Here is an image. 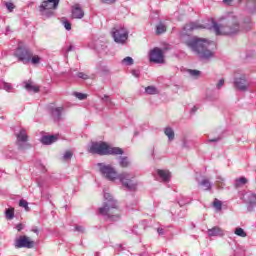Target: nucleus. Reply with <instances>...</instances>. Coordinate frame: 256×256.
<instances>
[{
  "label": "nucleus",
  "instance_id": "f257e3e1",
  "mask_svg": "<svg viewBox=\"0 0 256 256\" xmlns=\"http://www.w3.org/2000/svg\"><path fill=\"white\" fill-rule=\"evenodd\" d=\"M197 29H213L216 35H237L241 31V26L239 25V19L233 14H230L222 18L220 24L212 20L211 26H203L197 22H190L183 28L184 35H189V33L197 31Z\"/></svg>",
  "mask_w": 256,
  "mask_h": 256
},
{
  "label": "nucleus",
  "instance_id": "f03ea898",
  "mask_svg": "<svg viewBox=\"0 0 256 256\" xmlns=\"http://www.w3.org/2000/svg\"><path fill=\"white\" fill-rule=\"evenodd\" d=\"M187 47H189L199 59L202 61H209L215 57V52L209 49V42L203 38H192L186 42Z\"/></svg>",
  "mask_w": 256,
  "mask_h": 256
},
{
  "label": "nucleus",
  "instance_id": "7ed1b4c3",
  "mask_svg": "<svg viewBox=\"0 0 256 256\" xmlns=\"http://www.w3.org/2000/svg\"><path fill=\"white\" fill-rule=\"evenodd\" d=\"M103 206L99 208V214L110 219V221H118L119 209L117 208V201L109 193H104Z\"/></svg>",
  "mask_w": 256,
  "mask_h": 256
},
{
  "label": "nucleus",
  "instance_id": "20e7f679",
  "mask_svg": "<svg viewBox=\"0 0 256 256\" xmlns=\"http://www.w3.org/2000/svg\"><path fill=\"white\" fill-rule=\"evenodd\" d=\"M88 152L93 155H123L124 153L123 149L111 147L106 142H92Z\"/></svg>",
  "mask_w": 256,
  "mask_h": 256
},
{
  "label": "nucleus",
  "instance_id": "39448f33",
  "mask_svg": "<svg viewBox=\"0 0 256 256\" xmlns=\"http://www.w3.org/2000/svg\"><path fill=\"white\" fill-rule=\"evenodd\" d=\"M60 0H44L39 6L40 15L44 19H49L55 15V10L59 7Z\"/></svg>",
  "mask_w": 256,
  "mask_h": 256
},
{
  "label": "nucleus",
  "instance_id": "423d86ee",
  "mask_svg": "<svg viewBox=\"0 0 256 256\" xmlns=\"http://www.w3.org/2000/svg\"><path fill=\"white\" fill-rule=\"evenodd\" d=\"M117 179L120 181L122 187L128 191H136L139 182L135 180V174L131 172H122L118 174Z\"/></svg>",
  "mask_w": 256,
  "mask_h": 256
},
{
  "label": "nucleus",
  "instance_id": "0eeeda50",
  "mask_svg": "<svg viewBox=\"0 0 256 256\" xmlns=\"http://www.w3.org/2000/svg\"><path fill=\"white\" fill-rule=\"evenodd\" d=\"M97 167L99 169L100 175L107 179V181H117V177L119 173L117 172V169L111 164L107 163H98Z\"/></svg>",
  "mask_w": 256,
  "mask_h": 256
},
{
  "label": "nucleus",
  "instance_id": "6e6552de",
  "mask_svg": "<svg viewBox=\"0 0 256 256\" xmlns=\"http://www.w3.org/2000/svg\"><path fill=\"white\" fill-rule=\"evenodd\" d=\"M112 37L115 43L125 45L127 39H129V30L123 26H116L112 29Z\"/></svg>",
  "mask_w": 256,
  "mask_h": 256
},
{
  "label": "nucleus",
  "instance_id": "1a4fd4ad",
  "mask_svg": "<svg viewBox=\"0 0 256 256\" xmlns=\"http://www.w3.org/2000/svg\"><path fill=\"white\" fill-rule=\"evenodd\" d=\"M16 145L20 151H27V149H31V144H29V136L27 135V130L25 128H21L19 133H16Z\"/></svg>",
  "mask_w": 256,
  "mask_h": 256
},
{
  "label": "nucleus",
  "instance_id": "9d476101",
  "mask_svg": "<svg viewBox=\"0 0 256 256\" xmlns=\"http://www.w3.org/2000/svg\"><path fill=\"white\" fill-rule=\"evenodd\" d=\"M15 57L20 60L24 65L31 63V57H33V52L25 47H18L14 53Z\"/></svg>",
  "mask_w": 256,
  "mask_h": 256
},
{
  "label": "nucleus",
  "instance_id": "9b49d317",
  "mask_svg": "<svg viewBox=\"0 0 256 256\" xmlns=\"http://www.w3.org/2000/svg\"><path fill=\"white\" fill-rule=\"evenodd\" d=\"M14 247L16 249H33L35 247V241L31 240L29 236H20L14 241Z\"/></svg>",
  "mask_w": 256,
  "mask_h": 256
},
{
  "label": "nucleus",
  "instance_id": "f8f14e48",
  "mask_svg": "<svg viewBox=\"0 0 256 256\" xmlns=\"http://www.w3.org/2000/svg\"><path fill=\"white\" fill-rule=\"evenodd\" d=\"M150 63L162 64L165 63V55L163 50L159 47H155L149 52Z\"/></svg>",
  "mask_w": 256,
  "mask_h": 256
},
{
  "label": "nucleus",
  "instance_id": "ddd939ff",
  "mask_svg": "<svg viewBox=\"0 0 256 256\" xmlns=\"http://www.w3.org/2000/svg\"><path fill=\"white\" fill-rule=\"evenodd\" d=\"M234 87L238 91H248L249 90V81H247V76L245 74L240 75L234 79Z\"/></svg>",
  "mask_w": 256,
  "mask_h": 256
},
{
  "label": "nucleus",
  "instance_id": "4468645a",
  "mask_svg": "<svg viewBox=\"0 0 256 256\" xmlns=\"http://www.w3.org/2000/svg\"><path fill=\"white\" fill-rule=\"evenodd\" d=\"M94 49L97 51L100 57H105V55H109V47H107V43L101 40L95 41Z\"/></svg>",
  "mask_w": 256,
  "mask_h": 256
},
{
  "label": "nucleus",
  "instance_id": "2eb2a0df",
  "mask_svg": "<svg viewBox=\"0 0 256 256\" xmlns=\"http://www.w3.org/2000/svg\"><path fill=\"white\" fill-rule=\"evenodd\" d=\"M96 72L101 75V77H107V75H111V70H109V67L105 65V62L100 61L96 64Z\"/></svg>",
  "mask_w": 256,
  "mask_h": 256
},
{
  "label": "nucleus",
  "instance_id": "dca6fc26",
  "mask_svg": "<svg viewBox=\"0 0 256 256\" xmlns=\"http://www.w3.org/2000/svg\"><path fill=\"white\" fill-rule=\"evenodd\" d=\"M208 237H223L225 235V230L219 226H214L207 231Z\"/></svg>",
  "mask_w": 256,
  "mask_h": 256
},
{
  "label": "nucleus",
  "instance_id": "f3484780",
  "mask_svg": "<svg viewBox=\"0 0 256 256\" xmlns=\"http://www.w3.org/2000/svg\"><path fill=\"white\" fill-rule=\"evenodd\" d=\"M72 17L73 19H83L85 17V12L79 4H75L72 7Z\"/></svg>",
  "mask_w": 256,
  "mask_h": 256
},
{
  "label": "nucleus",
  "instance_id": "a211bd4d",
  "mask_svg": "<svg viewBox=\"0 0 256 256\" xmlns=\"http://www.w3.org/2000/svg\"><path fill=\"white\" fill-rule=\"evenodd\" d=\"M244 201L249 205V207H255L256 205V194L253 192H246L244 194Z\"/></svg>",
  "mask_w": 256,
  "mask_h": 256
},
{
  "label": "nucleus",
  "instance_id": "6ab92c4d",
  "mask_svg": "<svg viewBox=\"0 0 256 256\" xmlns=\"http://www.w3.org/2000/svg\"><path fill=\"white\" fill-rule=\"evenodd\" d=\"M157 175L164 183H168L171 179V172H169V170H157Z\"/></svg>",
  "mask_w": 256,
  "mask_h": 256
},
{
  "label": "nucleus",
  "instance_id": "aec40b11",
  "mask_svg": "<svg viewBox=\"0 0 256 256\" xmlns=\"http://www.w3.org/2000/svg\"><path fill=\"white\" fill-rule=\"evenodd\" d=\"M63 111H64L63 107H56L52 109V117L54 121H61Z\"/></svg>",
  "mask_w": 256,
  "mask_h": 256
},
{
  "label": "nucleus",
  "instance_id": "412c9836",
  "mask_svg": "<svg viewBox=\"0 0 256 256\" xmlns=\"http://www.w3.org/2000/svg\"><path fill=\"white\" fill-rule=\"evenodd\" d=\"M164 134L168 138L169 143H171L172 141H175V130H173V128L169 126L164 128Z\"/></svg>",
  "mask_w": 256,
  "mask_h": 256
},
{
  "label": "nucleus",
  "instance_id": "4be33fe9",
  "mask_svg": "<svg viewBox=\"0 0 256 256\" xmlns=\"http://www.w3.org/2000/svg\"><path fill=\"white\" fill-rule=\"evenodd\" d=\"M57 141V136L50 135V136H42L41 143L43 145H52V143H55Z\"/></svg>",
  "mask_w": 256,
  "mask_h": 256
},
{
  "label": "nucleus",
  "instance_id": "5701e85b",
  "mask_svg": "<svg viewBox=\"0 0 256 256\" xmlns=\"http://www.w3.org/2000/svg\"><path fill=\"white\" fill-rule=\"evenodd\" d=\"M119 166L122 169H127V167H131V160L127 156H122L119 158Z\"/></svg>",
  "mask_w": 256,
  "mask_h": 256
},
{
  "label": "nucleus",
  "instance_id": "b1692460",
  "mask_svg": "<svg viewBox=\"0 0 256 256\" xmlns=\"http://www.w3.org/2000/svg\"><path fill=\"white\" fill-rule=\"evenodd\" d=\"M167 32V25L163 22H160L156 26V35H163V33Z\"/></svg>",
  "mask_w": 256,
  "mask_h": 256
},
{
  "label": "nucleus",
  "instance_id": "393cba45",
  "mask_svg": "<svg viewBox=\"0 0 256 256\" xmlns=\"http://www.w3.org/2000/svg\"><path fill=\"white\" fill-rule=\"evenodd\" d=\"M199 185L204 188V191H211L213 188V184L209 181V179H203Z\"/></svg>",
  "mask_w": 256,
  "mask_h": 256
},
{
  "label": "nucleus",
  "instance_id": "a878e982",
  "mask_svg": "<svg viewBox=\"0 0 256 256\" xmlns=\"http://www.w3.org/2000/svg\"><path fill=\"white\" fill-rule=\"evenodd\" d=\"M25 89H26V91H29V93H39V88H38V86H35V85H33V83H31V82H27L26 84H25Z\"/></svg>",
  "mask_w": 256,
  "mask_h": 256
},
{
  "label": "nucleus",
  "instance_id": "bb28decb",
  "mask_svg": "<svg viewBox=\"0 0 256 256\" xmlns=\"http://www.w3.org/2000/svg\"><path fill=\"white\" fill-rule=\"evenodd\" d=\"M5 217L8 221H11L15 217V208H8L5 210Z\"/></svg>",
  "mask_w": 256,
  "mask_h": 256
},
{
  "label": "nucleus",
  "instance_id": "cd10ccee",
  "mask_svg": "<svg viewBox=\"0 0 256 256\" xmlns=\"http://www.w3.org/2000/svg\"><path fill=\"white\" fill-rule=\"evenodd\" d=\"M247 183H248L247 178L240 177V178H237L235 180V184L234 185H235L236 188H238V187H242V185H247Z\"/></svg>",
  "mask_w": 256,
  "mask_h": 256
},
{
  "label": "nucleus",
  "instance_id": "c85d7f7f",
  "mask_svg": "<svg viewBox=\"0 0 256 256\" xmlns=\"http://www.w3.org/2000/svg\"><path fill=\"white\" fill-rule=\"evenodd\" d=\"M101 101L105 103L106 107H113V105H115L109 95H104V97L101 98Z\"/></svg>",
  "mask_w": 256,
  "mask_h": 256
},
{
  "label": "nucleus",
  "instance_id": "c756f323",
  "mask_svg": "<svg viewBox=\"0 0 256 256\" xmlns=\"http://www.w3.org/2000/svg\"><path fill=\"white\" fill-rule=\"evenodd\" d=\"M216 187L218 189H223L225 187V178L217 176L216 178Z\"/></svg>",
  "mask_w": 256,
  "mask_h": 256
},
{
  "label": "nucleus",
  "instance_id": "7c9ffc66",
  "mask_svg": "<svg viewBox=\"0 0 256 256\" xmlns=\"http://www.w3.org/2000/svg\"><path fill=\"white\" fill-rule=\"evenodd\" d=\"M145 93H147V95H157L159 91L155 86H148L145 88Z\"/></svg>",
  "mask_w": 256,
  "mask_h": 256
},
{
  "label": "nucleus",
  "instance_id": "2f4dec72",
  "mask_svg": "<svg viewBox=\"0 0 256 256\" xmlns=\"http://www.w3.org/2000/svg\"><path fill=\"white\" fill-rule=\"evenodd\" d=\"M3 155L5 156L6 159H13V157H15V152L10 149H4Z\"/></svg>",
  "mask_w": 256,
  "mask_h": 256
},
{
  "label": "nucleus",
  "instance_id": "473e14b6",
  "mask_svg": "<svg viewBox=\"0 0 256 256\" xmlns=\"http://www.w3.org/2000/svg\"><path fill=\"white\" fill-rule=\"evenodd\" d=\"M213 207L216 211H221L223 209V203L219 199H214Z\"/></svg>",
  "mask_w": 256,
  "mask_h": 256
},
{
  "label": "nucleus",
  "instance_id": "72a5a7b5",
  "mask_svg": "<svg viewBox=\"0 0 256 256\" xmlns=\"http://www.w3.org/2000/svg\"><path fill=\"white\" fill-rule=\"evenodd\" d=\"M234 234L237 235L238 237H247V232L243 228H236L234 231Z\"/></svg>",
  "mask_w": 256,
  "mask_h": 256
},
{
  "label": "nucleus",
  "instance_id": "f704fd0d",
  "mask_svg": "<svg viewBox=\"0 0 256 256\" xmlns=\"http://www.w3.org/2000/svg\"><path fill=\"white\" fill-rule=\"evenodd\" d=\"M187 73L190 75V77H193L194 79H197V77H199V75H201V71H199V70L188 69Z\"/></svg>",
  "mask_w": 256,
  "mask_h": 256
},
{
  "label": "nucleus",
  "instance_id": "c9c22d12",
  "mask_svg": "<svg viewBox=\"0 0 256 256\" xmlns=\"http://www.w3.org/2000/svg\"><path fill=\"white\" fill-rule=\"evenodd\" d=\"M30 61L32 65H39V63H41V57H39L38 55L32 56L30 58Z\"/></svg>",
  "mask_w": 256,
  "mask_h": 256
},
{
  "label": "nucleus",
  "instance_id": "e433bc0d",
  "mask_svg": "<svg viewBox=\"0 0 256 256\" xmlns=\"http://www.w3.org/2000/svg\"><path fill=\"white\" fill-rule=\"evenodd\" d=\"M122 63H123V65L131 66V65H133V63H134V60H133L132 57L127 56L126 58H124V59L122 60Z\"/></svg>",
  "mask_w": 256,
  "mask_h": 256
},
{
  "label": "nucleus",
  "instance_id": "4c0bfd02",
  "mask_svg": "<svg viewBox=\"0 0 256 256\" xmlns=\"http://www.w3.org/2000/svg\"><path fill=\"white\" fill-rule=\"evenodd\" d=\"M74 95L80 101H85V99H87V94H84V93H81V92H75Z\"/></svg>",
  "mask_w": 256,
  "mask_h": 256
},
{
  "label": "nucleus",
  "instance_id": "58836bf2",
  "mask_svg": "<svg viewBox=\"0 0 256 256\" xmlns=\"http://www.w3.org/2000/svg\"><path fill=\"white\" fill-rule=\"evenodd\" d=\"M1 83V85H2V87H3V89H4V91H11V89H13V86L11 85V84H9V83H7V82H0Z\"/></svg>",
  "mask_w": 256,
  "mask_h": 256
},
{
  "label": "nucleus",
  "instance_id": "ea45409f",
  "mask_svg": "<svg viewBox=\"0 0 256 256\" xmlns=\"http://www.w3.org/2000/svg\"><path fill=\"white\" fill-rule=\"evenodd\" d=\"M19 206L23 207L26 211H29V203L26 200H20Z\"/></svg>",
  "mask_w": 256,
  "mask_h": 256
},
{
  "label": "nucleus",
  "instance_id": "a19ab883",
  "mask_svg": "<svg viewBox=\"0 0 256 256\" xmlns=\"http://www.w3.org/2000/svg\"><path fill=\"white\" fill-rule=\"evenodd\" d=\"M71 157H73V153L71 151H66L63 155L64 161H69V159H71Z\"/></svg>",
  "mask_w": 256,
  "mask_h": 256
},
{
  "label": "nucleus",
  "instance_id": "79ce46f5",
  "mask_svg": "<svg viewBox=\"0 0 256 256\" xmlns=\"http://www.w3.org/2000/svg\"><path fill=\"white\" fill-rule=\"evenodd\" d=\"M77 77H78L79 79H83L84 81H87V79H89V75H87V74H85V73H83V72H79V73L77 74Z\"/></svg>",
  "mask_w": 256,
  "mask_h": 256
},
{
  "label": "nucleus",
  "instance_id": "37998d69",
  "mask_svg": "<svg viewBox=\"0 0 256 256\" xmlns=\"http://www.w3.org/2000/svg\"><path fill=\"white\" fill-rule=\"evenodd\" d=\"M6 8L11 13V12H13V9H15V4L11 3V2H8V3H6Z\"/></svg>",
  "mask_w": 256,
  "mask_h": 256
},
{
  "label": "nucleus",
  "instance_id": "c03bdc74",
  "mask_svg": "<svg viewBox=\"0 0 256 256\" xmlns=\"http://www.w3.org/2000/svg\"><path fill=\"white\" fill-rule=\"evenodd\" d=\"M62 23H63V26L65 27L66 31H71V24L69 21L64 20Z\"/></svg>",
  "mask_w": 256,
  "mask_h": 256
},
{
  "label": "nucleus",
  "instance_id": "a18cd8bd",
  "mask_svg": "<svg viewBox=\"0 0 256 256\" xmlns=\"http://www.w3.org/2000/svg\"><path fill=\"white\" fill-rule=\"evenodd\" d=\"M223 85H225V79H220L216 85L217 89H221V87H223Z\"/></svg>",
  "mask_w": 256,
  "mask_h": 256
},
{
  "label": "nucleus",
  "instance_id": "49530a36",
  "mask_svg": "<svg viewBox=\"0 0 256 256\" xmlns=\"http://www.w3.org/2000/svg\"><path fill=\"white\" fill-rule=\"evenodd\" d=\"M115 1L117 0H101V3H103L104 5H113Z\"/></svg>",
  "mask_w": 256,
  "mask_h": 256
},
{
  "label": "nucleus",
  "instance_id": "de8ad7c7",
  "mask_svg": "<svg viewBox=\"0 0 256 256\" xmlns=\"http://www.w3.org/2000/svg\"><path fill=\"white\" fill-rule=\"evenodd\" d=\"M75 231H78V233H84L85 228L83 226H76Z\"/></svg>",
  "mask_w": 256,
  "mask_h": 256
},
{
  "label": "nucleus",
  "instance_id": "09e8293b",
  "mask_svg": "<svg viewBox=\"0 0 256 256\" xmlns=\"http://www.w3.org/2000/svg\"><path fill=\"white\" fill-rule=\"evenodd\" d=\"M219 141H221V138H220V137H217V138H213V139H209V140H208L209 143H217V142H219Z\"/></svg>",
  "mask_w": 256,
  "mask_h": 256
},
{
  "label": "nucleus",
  "instance_id": "8fccbe9b",
  "mask_svg": "<svg viewBox=\"0 0 256 256\" xmlns=\"http://www.w3.org/2000/svg\"><path fill=\"white\" fill-rule=\"evenodd\" d=\"M157 233H158L159 235H165V230H164L163 228H158V229H157Z\"/></svg>",
  "mask_w": 256,
  "mask_h": 256
},
{
  "label": "nucleus",
  "instance_id": "3c124183",
  "mask_svg": "<svg viewBox=\"0 0 256 256\" xmlns=\"http://www.w3.org/2000/svg\"><path fill=\"white\" fill-rule=\"evenodd\" d=\"M31 232H32V233H36V235H39V228L33 227V228L31 229Z\"/></svg>",
  "mask_w": 256,
  "mask_h": 256
},
{
  "label": "nucleus",
  "instance_id": "603ef678",
  "mask_svg": "<svg viewBox=\"0 0 256 256\" xmlns=\"http://www.w3.org/2000/svg\"><path fill=\"white\" fill-rule=\"evenodd\" d=\"M17 231H23V224H18L16 226Z\"/></svg>",
  "mask_w": 256,
  "mask_h": 256
},
{
  "label": "nucleus",
  "instance_id": "864d4df0",
  "mask_svg": "<svg viewBox=\"0 0 256 256\" xmlns=\"http://www.w3.org/2000/svg\"><path fill=\"white\" fill-rule=\"evenodd\" d=\"M132 75H133L134 77H139V71L133 70V71H132Z\"/></svg>",
  "mask_w": 256,
  "mask_h": 256
},
{
  "label": "nucleus",
  "instance_id": "5fc2aeb1",
  "mask_svg": "<svg viewBox=\"0 0 256 256\" xmlns=\"http://www.w3.org/2000/svg\"><path fill=\"white\" fill-rule=\"evenodd\" d=\"M73 49H74L73 45H70V46L67 48L66 52L69 53V52L73 51Z\"/></svg>",
  "mask_w": 256,
  "mask_h": 256
},
{
  "label": "nucleus",
  "instance_id": "6e6d98bb",
  "mask_svg": "<svg viewBox=\"0 0 256 256\" xmlns=\"http://www.w3.org/2000/svg\"><path fill=\"white\" fill-rule=\"evenodd\" d=\"M233 0H223V3H225L226 5H231Z\"/></svg>",
  "mask_w": 256,
  "mask_h": 256
},
{
  "label": "nucleus",
  "instance_id": "4d7b16f0",
  "mask_svg": "<svg viewBox=\"0 0 256 256\" xmlns=\"http://www.w3.org/2000/svg\"><path fill=\"white\" fill-rule=\"evenodd\" d=\"M246 23H248V25H251V19L248 18V19L246 20Z\"/></svg>",
  "mask_w": 256,
  "mask_h": 256
},
{
  "label": "nucleus",
  "instance_id": "13d9d810",
  "mask_svg": "<svg viewBox=\"0 0 256 256\" xmlns=\"http://www.w3.org/2000/svg\"><path fill=\"white\" fill-rule=\"evenodd\" d=\"M195 111H197V107L194 106V107L192 108V113H195Z\"/></svg>",
  "mask_w": 256,
  "mask_h": 256
},
{
  "label": "nucleus",
  "instance_id": "bf43d9fd",
  "mask_svg": "<svg viewBox=\"0 0 256 256\" xmlns=\"http://www.w3.org/2000/svg\"><path fill=\"white\" fill-rule=\"evenodd\" d=\"M152 157H155V149L152 150Z\"/></svg>",
  "mask_w": 256,
  "mask_h": 256
},
{
  "label": "nucleus",
  "instance_id": "052dcab7",
  "mask_svg": "<svg viewBox=\"0 0 256 256\" xmlns=\"http://www.w3.org/2000/svg\"><path fill=\"white\" fill-rule=\"evenodd\" d=\"M1 83H3V81L0 80V89H3V85H1Z\"/></svg>",
  "mask_w": 256,
  "mask_h": 256
},
{
  "label": "nucleus",
  "instance_id": "680f3d73",
  "mask_svg": "<svg viewBox=\"0 0 256 256\" xmlns=\"http://www.w3.org/2000/svg\"><path fill=\"white\" fill-rule=\"evenodd\" d=\"M184 147H187L186 143L184 142Z\"/></svg>",
  "mask_w": 256,
  "mask_h": 256
}]
</instances>
